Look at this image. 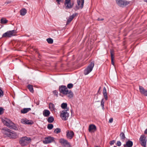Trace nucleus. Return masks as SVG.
<instances>
[{
	"label": "nucleus",
	"mask_w": 147,
	"mask_h": 147,
	"mask_svg": "<svg viewBox=\"0 0 147 147\" xmlns=\"http://www.w3.org/2000/svg\"><path fill=\"white\" fill-rule=\"evenodd\" d=\"M31 141V139L29 137L26 136L22 138L20 140V143L22 146L27 145Z\"/></svg>",
	"instance_id": "f257e3e1"
},
{
	"label": "nucleus",
	"mask_w": 147,
	"mask_h": 147,
	"mask_svg": "<svg viewBox=\"0 0 147 147\" xmlns=\"http://www.w3.org/2000/svg\"><path fill=\"white\" fill-rule=\"evenodd\" d=\"M69 109H67L63 110L60 112V117L62 120L66 121L68 119L69 114L67 111Z\"/></svg>",
	"instance_id": "f03ea898"
},
{
	"label": "nucleus",
	"mask_w": 147,
	"mask_h": 147,
	"mask_svg": "<svg viewBox=\"0 0 147 147\" xmlns=\"http://www.w3.org/2000/svg\"><path fill=\"white\" fill-rule=\"evenodd\" d=\"M2 121L4 125L7 127H11L13 126V123L9 119L5 118L2 119Z\"/></svg>",
	"instance_id": "7ed1b4c3"
},
{
	"label": "nucleus",
	"mask_w": 147,
	"mask_h": 147,
	"mask_svg": "<svg viewBox=\"0 0 147 147\" xmlns=\"http://www.w3.org/2000/svg\"><path fill=\"white\" fill-rule=\"evenodd\" d=\"M94 66V62H91L87 67L84 70V74L85 75L89 74L92 70Z\"/></svg>",
	"instance_id": "20e7f679"
},
{
	"label": "nucleus",
	"mask_w": 147,
	"mask_h": 147,
	"mask_svg": "<svg viewBox=\"0 0 147 147\" xmlns=\"http://www.w3.org/2000/svg\"><path fill=\"white\" fill-rule=\"evenodd\" d=\"M16 31L15 30L9 31L4 33L2 35L3 37H10L15 35Z\"/></svg>",
	"instance_id": "39448f33"
},
{
	"label": "nucleus",
	"mask_w": 147,
	"mask_h": 147,
	"mask_svg": "<svg viewBox=\"0 0 147 147\" xmlns=\"http://www.w3.org/2000/svg\"><path fill=\"white\" fill-rule=\"evenodd\" d=\"M139 140L142 146L146 147L147 139L145 135H141L139 138Z\"/></svg>",
	"instance_id": "423d86ee"
},
{
	"label": "nucleus",
	"mask_w": 147,
	"mask_h": 147,
	"mask_svg": "<svg viewBox=\"0 0 147 147\" xmlns=\"http://www.w3.org/2000/svg\"><path fill=\"white\" fill-rule=\"evenodd\" d=\"M59 142L62 145L64 146L65 147H70L71 146L69 142L67 140L63 138L60 139L59 140Z\"/></svg>",
	"instance_id": "0eeeda50"
},
{
	"label": "nucleus",
	"mask_w": 147,
	"mask_h": 147,
	"mask_svg": "<svg viewBox=\"0 0 147 147\" xmlns=\"http://www.w3.org/2000/svg\"><path fill=\"white\" fill-rule=\"evenodd\" d=\"M54 141V138L51 136L45 138V140L43 141V143L45 144H48L53 142Z\"/></svg>",
	"instance_id": "6e6552de"
},
{
	"label": "nucleus",
	"mask_w": 147,
	"mask_h": 147,
	"mask_svg": "<svg viewBox=\"0 0 147 147\" xmlns=\"http://www.w3.org/2000/svg\"><path fill=\"white\" fill-rule=\"evenodd\" d=\"M116 3L120 6L123 7L127 5L128 3L123 0H116Z\"/></svg>",
	"instance_id": "1a4fd4ad"
},
{
	"label": "nucleus",
	"mask_w": 147,
	"mask_h": 147,
	"mask_svg": "<svg viewBox=\"0 0 147 147\" xmlns=\"http://www.w3.org/2000/svg\"><path fill=\"white\" fill-rule=\"evenodd\" d=\"M68 90L65 86H61L59 87V90L60 92L63 94H66V92H67Z\"/></svg>",
	"instance_id": "9d476101"
},
{
	"label": "nucleus",
	"mask_w": 147,
	"mask_h": 147,
	"mask_svg": "<svg viewBox=\"0 0 147 147\" xmlns=\"http://www.w3.org/2000/svg\"><path fill=\"white\" fill-rule=\"evenodd\" d=\"M65 5L67 8L70 9L73 7V4L71 3L70 0H65Z\"/></svg>",
	"instance_id": "9b49d317"
},
{
	"label": "nucleus",
	"mask_w": 147,
	"mask_h": 147,
	"mask_svg": "<svg viewBox=\"0 0 147 147\" xmlns=\"http://www.w3.org/2000/svg\"><path fill=\"white\" fill-rule=\"evenodd\" d=\"M66 133L67 138L70 139H71L73 138L74 135V132L72 131L67 130Z\"/></svg>",
	"instance_id": "f8f14e48"
},
{
	"label": "nucleus",
	"mask_w": 147,
	"mask_h": 147,
	"mask_svg": "<svg viewBox=\"0 0 147 147\" xmlns=\"http://www.w3.org/2000/svg\"><path fill=\"white\" fill-rule=\"evenodd\" d=\"M96 129V126L93 124H91L89 126L88 131L90 132H94Z\"/></svg>",
	"instance_id": "ddd939ff"
},
{
	"label": "nucleus",
	"mask_w": 147,
	"mask_h": 147,
	"mask_svg": "<svg viewBox=\"0 0 147 147\" xmlns=\"http://www.w3.org/2000/svg\"><path fill=\"white\" fill-rule=\"evenodd\" d=\"M139 90L141 94L147 96V90H145L143 87L140 86H139Z\"/></svg>",
	"instance_id": "4468645a"
},
{
	"label": "nucleus",
	"mask_w": 147,
	"mask_h": 147,
	"mask_svg": "<svg viewBox=\"0 0 147 147\" xmlns=\"http://www.w3.org/2000/svg\"><path fill=\"white\" fill-rule=\"evenodd\" d=\"M49 108L50 111L52 112H55L56 109L55 107V106L54 104L52 103H50L49 104Z\"/></svg>",
	"instance_id": "2eb2a0df"
},
{
	"label": "nucleus",
	"mask_w": 147,
	"mask_h": 147,
	"mask_svg": "<svg viewBox=\"0 0 147 147\" xmlns=\"http://www.w3.org/2000/svg\"><path fill=\"white\" fill-rule=\"evenodd\" d=\"M77 2L79 7L81 9L83 7L84 0H77Z\"/></svg>",
	"instance_id": "dca6fc26"
},
{
	"label": "nucleus",
	"mask_w": 147,
	"mask_h": 147,
	"mask_svg": "<svg viewBox=\"0 0 147 147\" xmlns=\"http://www.w3.org/2000/svg\"><path fill=\"white\" fill-rule=\"evenodd\" d=\"M133 142L130 141H128L126 143V144L123 145L124 147H131L133 145Z\"/></svg>",
	"instance_id": "f3484780"
},
{
	"label": "nucleus",
	"mask_w": 147,
	"mask_h": 147,
	"mask_svg": "<svg viewBox=\"0 0 147 147\" xmlns=\"http://www.w3.org/2000/svg\"><path fill=\"white\" fill-rule=\"evenodd\" d=\"M11 131L8 129L3 130V132L4 134L6 135L9 137Z\"/></svg>",
	"instance_id": "a211bd4d"
},
{
	"label": "nucleus",
	"mask_w": 147,
	"mask_h": 147,
	"mask_svg": "<svg viewBox=\"0 0 147 147\" xmlns=\"http://www.w3.org/2000/svg\"><path fill=\"white\" fill-rule=\"evenodd\" d=\"M18 137L17 135L13 131H11L9 137L11 138H16Z\"/></svg>",
	"instance_id": "6ab92c4d"
},
{
	"label": "nucleus",
	"mask_w": 147,
	"mask_h": 147,
	"mask_svg": "<svg viewBox=\"0 0 147 147\" xmlns=\"http://www.w3.org/2000/svg\"><path fill=\"white\" fill-rule=\"evenodd\" d=\"M102 93L105 100H108V98L107 90L105 87H104L103 88Z\"/></svg>",
	"instance_id": "aec40b11"
},
{
	"label": "nucleus",
	"mask_w": 147,
	"mask_h": 147,
	"mask_svg": "<svg viewBox=\"0 0 147 147\" xmlns=\"http://www.w3.org/2000/svg\"><path fill=\"white\" fill-rule=\"evenodd\" d=\"M64 95H66L69 98H71L73 97V94L71 90L67 91V92H66V94H65Z\"/></svg>",
	"instance_id": "412c9836"
},
{
	"label": "nucleus",
	"mask_w": 147,
	"mask_h": 147,
	"mask_svg": "<svg viewBox=\"0 0 147 147\" xmlns=\"http://www.w3.org/2000/svg\"><path fill=\"white\" fill-rule=\"evenodd\" d=\"M50 114V111L47 109H45L43 111V115L45 117H47L49 116Z\"/></svg>",
	"instance_id": "4be33fe9"
},
{
	"label": "nucleus",
	"mask_w": 147,
	"mask_h": 147,
	"mask_svg": "<svg viewBox=\"0 0 147 147\" xmlns=\"http://www.w3.org/2000/svg\"><path fill=\"white\" fill-rule=\"evenodd\" d=\"M31 110V109L30 108H24L21 110V112L22 113L25 114Z\"/></svg>",
	"instance_id": "5701e85b"
},
{
	"label": "nucleus",
	"mask_w": 147,
	"mask_h": 147,
	"mask_svg": "<svg viewBox=\"0 0 147 147\" xmlns=\"http://www.w3.org/2000/svg\"><path fill=\"white\" fill-rule=\"evenodd\" d=\"M26 12L27 10L25 8L22 9L20 11V15L22 16L25 15L26 13Z\"/></svg>",
	"instance_id": "b1692460"
},
{
	"label": "nucleus",
	"mask_w": 147,
	"mask_h": 147,
	"mask_svg": "<svg viewBox=\"0 0 147 147\" xmlns=\"http://www.w3.org/2000/svg\"><path fill=\"white\" fill-rule=\"evenodd\" d=\"M67 104L66 103H62L61 105V107L63 109H68V108H67Z\"/></svg>",
	"instance_id": "393cba45"
},
{
	"label": "nucleus",
	"mask_w": 147,
	"mask_h": 147,
	"mask_svg": "<svg viewBox=\"0 0 147 147\" xmlns=\"http://www.w3.org/2000/svg\"><path fill=\"white\" fill-rule=\"evenodd\" d=\"M120 136L121 140L124 141L125 138L124 134L123 132H122L120 133Z\"/></svg>",
	"instance_id": "a878e982"
},
{
	"label": "nucleus",
	"mask_w": 147,
	"mask_h": 147,
	"mask_svg": "<svg viewBox=\"0 0 147 147\" xmlns=\"http://www.w3.org/2000/svg\"><path fill=\"white\" fill-rule=\"evenodd\" d=\"M54 121V119L52 117H49L47 121L49 123H52Z\"/></svg>",
	"instance_id": "bb28decb"
},
{
	"label": "nucleus",
	"mask_w": 147,
	"mask_h": 147,
	"mask_svg": "<svg viewBox=\"0 0 147 147\" xmlns=\"http://www.w3.org/2000/svg\"><path fill=\"white\" fill-rule=\"evenodd\" d=\"M74 17V16L73 15H72L71 16H70L68 19L67 20V24H68L70 22L72 21V20L73 19Z\"/></svg>",
	"instance_id": "cd10ccee"
},
{
	"label": "nucleus",
	"mask_w": 147,
	"mask_h": 147,
	"mask_svg": "<svg viewBox=\"0 0 147 147\" xmlns=\"http://www.w3.org/2000/svg\"><path fill=\"white\" fill-rule=\"evenodd\" d=\"M8 21L5 18H3L1 20V23L2 24H5L7 23Z\"/></svg>",
	"instance_id": "c85d7f7f"
},
{
	"label": "nucleus",
	"mask_w": 147,
	"mask_h": 147,
	"mask_svg": "<svg viewBox=\"0 0 147 147\" xmlns=\"http://www.w3.org/2000/svg\"><path fill=\"white\" fill-rule=\"evenodd\" d=\"M28 87L31 92H33L34 90L32 86L31 85H29L28 86Z\"/></svg>",
	"instance_id": "c756f323"
},
{
	"label": "nucleus",
	"mask_w": 147,
	"mask_h": 147,
	"mask_svg": "<svg viewBox=\"0 0 147 147\" xmlns=\"http://www.w3.org/2000/svg\"><path fill=\"white\" fill-rule=\"evenodd\" d=\"M33 122L30 120H29L26 119V124H29V125H32L33 124Z\"/></svg>",
	"instance_id": "7c9ffc66"
},
{
	"label": "nucleus",
	"mask_w": 147,
	"mask_h": 147,
	"mask_svg": "<svg viewBox=\"0 0 147 147\" xmlns=\"http://www.w3.org/2000/svg\"><path fill=\"white\" fill-rule=\"evenodd\" d=\"M61 131V129L59 128H57L54 131V132L56 134H58L60 133Z\"/></svg>",
	"instance_id": "2f4dec72"
},
{
	"label": "nucleus",
	"mask_w": 147,
	"mask_h": 147,
	"mask_svg": "<svg viewBox=\"0 0 147 147\" xmlns=\"http://www.w3.org/2000/svg\"><path fill=\"white\" fill-rule=\"evenodd\" d=\"M47 127L48 129L51 130L53 129V125L52 124H48Z\"/></svg>",
	"instance_id": "473e14b6"
},
{
	"label": "nucleus",
	"mask_w": 147,
	"mask_h": 147,
	"mask_svg": "<svg viewBox=\"0 0 147 147\" xmlns=\"http://www.w3.org/2000/svg\"><path fill=\"white\" fill-rule=\"evenodd\" d=\"M47 40L49 44H52L53 42V40L51 38H48L47 39Z\"/></svg>",
	"instance_id": "72a5a7b5"
},
{
	"label": "nucleus",
	"mask_w": 147,
	"mask_h": 147,
	"mask_svg": "<svg viewBox=\"0 0 147 147\" xmlns=\"http://www.w3.org/2000/svg\"><path fill=\"white\" fill-rule=\"evenodd\" d=\"M105 101H104V99H102L101 102V106L102 107V109H104Z\"/></svg>",
	"instance_id": "f704fd0d"
},
{
	"label": "nucleus",
	"mask_w": 147,
	"mask_h": 147,
	"mask_svg": "<svg viewBox=\"0 0 147 147\" xmlns=\"http://www.w3.org/2000/svg\"><path fill=\"white\" fill-rule=\"evenodd\" d=\"M26 119H21V122L24 124H25L26 122Z\"/></svg>",
	"instance_id": "c9c22d12"
},
{
	"label": "nucleus",
	"mask_w": 147,
	"mask_h": 147,
	"mask_svg": "<svg viewBox=\"0 0 147 147\" xmlns=\"http://www.w3.org/2000/svg\"><path fill=\"white\" fill-rule=\"evenodd\" d=\"M73 86V85L72 84L70 83L68 84L67 85V87L69 88L70 89L72 88Z\"/></svg>",
	"instance_id": "e433bc0d"
},
{
	"label": "nucleus",
	"mask_w": 147,
	"mask_h": 147,
	"mask_svg": "<svg viewBox=\"0 0 147 147\" xmlns=\"http://www.w3.org/2000/svg\"><path fill=\"white\" fill-rule=\"evenodd\" d=\"M3 95V92L2 90L1 89V88H0V97H1Z\"/></svg>",
	"instance_id": "4c0bfd02"
},
{
	"label": "nucleus",
	"mask_w": 147,
	"mask_h": 147,
	"mask_svg": "<svg viewBox=\"0 0 147 147\" xmlns=\"http://www.w3.org/2000/svg\"><path fill=\"white\" fill-rule=\"evenodd\" d=\"M121 142L120 141H117V142L116 143V145L118 146H121Z\"/></svg>",
	"instance_id": "58836bf2"
},
{
	"label": "nucleus",
	"mask_w": 147,
	"mask_h": 147,
	"mask_svg": "<svg viewBox=\"0 0 147 147\" xmlns=\"http://www.w3.org/2000/svg\"><path fill=\"white\" fill-rule=\"evenodd\" d=\"M3 112V109L2 108L0 107V114H2Z\"/></svg>",
	"instance_id": "ea45409f"
},
{
	"label": "nucleus",
	"mask_w": 147,
	"mask_h": 147,
	"mask_svg": "<svg viewBox=\"0 0 147 147\" xmlns=\"http://www.w3.org/2000/svg\"><path fill=\"white\" fill-rule=\"evenodd\" d=\"M115 142V141L114 140H113L111 141L110 142V144L111 145H112L114 144V143Z\"/></svg>",
	"instance_id": "a19ab883"
},
{
	"label": "nucleus",
	"mask_w": 147,
	"mask_h": 147,
	"mask_svg": "<svg viewBox=\"0 0 147 147\" xmlns=\"http://www.w3.org/2000/svg\"><path fill=\"white\" fill-rule=\"evenodd\" d=\"M53 92L55 95L57 96L58 95V92L56 90L53 91Z\"/></svg>",
	"instance_id": "79ce46f5"
},
{
	"label": "nucleus",
	"mask_w": 147,
	"mask_h": 147,
	"mask_svg": "<svg viewBox=\"0 0 147 147\" xmlns=\"http://www.w3.org/2000/svg\"><path fill=\"white\" fill-rule=\"evenodd\" d=\"M113 118H110L109 121V122L110 123H111L113 122Z\"/></svg>",
	"instance_id": "37998d69"
},
{
	"label": "nucleus",
	"mask_w": 147,
	"mask_h": 147,
	"mask_svg": "<svg viewBox=\"0 0 147 147\" xmlns=\"http://www.w3.org/2000/svg\"><path fill=\"white\" fill-rule=\"evenodd\" d=\"M114 54H111V59H114Z\"/></svg>",
	"instance_id": "c03bdc74"
},
{
	"label": "nucleus",
	"mask_w": 147,
	"mask_h": 147,
	"mask_svg": "<svg viewBox=\"0 0 147 147\" xmlns=\"http://www.w3.org/2000/svg\"><path fill=\"white\" fill-rule=\"evenodd\" d=\"M113 60H114V59L112 58V59H111V63H112V64H113V65H114V64Z\"/></svg>",
	"instance_id": "a18cd8bd"
},
{
	"label": "nucleus",
	"mask_w": 147,
	"mask_h": 147,
	"mask_svg": "<svg viewBox=\"0 0 147 147\" xmlns=\"http://www.w3.org/2000/svg\"><path fill=\"white\" fill-rule=\"evenodd\" d=\"M11 2V1H7L5 3V4H8L10 3Z\"/></svg>",
	"instance_id": "49530a36"
},
{
	"label": "nucleus",
	"mask_w": 147,
	"mask_h": 147,
	"mask_svg": "<svg viewBox=\"0 0 147 147\" xmlns=\"http://www.w3.org/2000/svg\"><path fill=\"white\" fill-rule=\"evenodd\" d=\"M110 53L111 54H114V52L113 50H111Z\"/></svg>",
	"instance_id": "de8ad7c7"
},
{
	"label": "nucleus",
	"mask_w": 147,
	"mask_h": 147,
	"mask_svg": "<svg viewBox=\"0 0 147 147\" xmlns=\"http://www.w3.org/2000/svg\"><path fill=\"white\" fill-rule=\"evenodd\" d=\"M144 133L145 134H147V129H146L144 131Z\"/></svg>",
	"instance_id": "09e8293b"
},
{
	"label": "nucleus",
	"mask_w": 147,
	"mask_h": 147,
	"mask_svg": "<svg viewBox=\"0 0 147 147\" xmlns=\"http://www.w3.org/2000/svg\"><path fill=\"white\" fill-rule=\"evenodd\" d=\"M97 20H98V21H100V20H103V19H100L99 18H98L97 19Z\"/></svg>",
	"instance_id": "8fccbe9b"
},
{
	"label": "nucleus",
	"mask_w": 147,
	"mask_h": 147,
	"mask_svg": "<svg viewBox=\"0 0 147 147\" xmlns=\"http://www.w3.org/2000/svg\"><path fill=\"white\" fill-rule=\"evenodd\" d=\"M56 0L59 2H60L61 1V0Z\"/></svg>",
	"instance_id": "3c124183"
},
{
	"label": "nucleus",
	"mask_w": 147,
	"mask_h": 147,
	"mask_svg": "<svg viewBox=\"0 0 147 147\" xmlns=\"http://www.w3.org/2000/svg\"><path fill=\"white\" fill-rule=\"evenodd\" d=\"M100 88H100V87L99 88V90H98V92H99V90H100Z\"/></svg>",
	"instance_id": "603ef678"
},
{
	"label": "nucleus",
	"mask_w": 147,
	"mask_h": 147,
	"mask_svg": "<svg viewBox=\"0 0 147 147\" xmlns=\"http://www.w3.org/2000/svg\"><path fill=\"white\" fill-rule=\"evenodd\" d=\"M113 147H117V146H114Z\"/></svg>",
	"instance_id": "864d4df0"
},
{
	"label": "nucleus",
	"mask_w": 147,
	"mask_h": 147,
	"mask_svg": "<svg viewBox=\"0 0 147 147\" xmlns=\"http://www.w3.org/2000/svg\"><path fill=\"white\" fill-rule=\"evenodd\" d=\"M95 147H98V146H96Z\"/></svg>",
	"instance_id": "5fc2aeb1"
},
{
	"label": "nucleus",
	"mask_w": 147,
	"mask_h": 147,
	"mask_svg": "<svg viewBox=\"0 0 147 147\" xmlns=\"http://www.w3.org/2000/svg\"><path fill=\"white\" fill-rule=\"evenodd\" d=\"M146 1V2H147V0H146V1Z\"/></svg>",
	"instance_id": "6e6d98bb"
},
{
	"label": "nucleus",
	"mask_w": 147,
	"mask_h": 147,
	"mask_svg": "<svg viewBox=\"0 0 147 147\" xmlns=\"http://www.w3.org/2000/svg\"><path fill=\"white\" fill-rule=\"evenodd\" d=\"M38 104H39V103H38V104H37V105H38Z\"/></svg>",
	"instance_id": "4d7b16f0"
}]
</instances>
